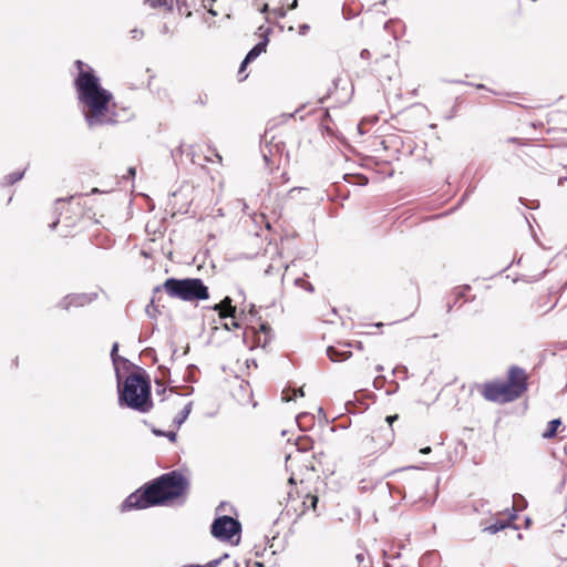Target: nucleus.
Returning a JSON list of instances; mask_svg holds the SVG:
<instances>
[{"label": "nucleus", "instance_id": "nucleus-38", "mask_svg": "<svg viewBox=\"0 0 567 567\" xmlns=\"http://www.w3.org/2000/svg\"><path fill=\"white\" fill-rule=\"evenodd\" d=\"M142 353H143V354H145V355H147V357H150V358H152V360H153V362H154V363H155V362H157V360H158V359H157L156 351H155V349H153V348H146V349H144V350H143V352H142Z\"/></svg>", "mask_w": 567, "mask_h": 567}, {"label": "nucleus", "instance_id": "nucleus-36", "mask_svg": "<svg viewBox=\"0 0 567 567\" xmlns=\"http://www.w3.org/2000/svg\"><path fill=\"white\" fill-rule=\"evenodd\" d=\"M297 396H299V398L305 396V392H303V389H302V388H300V389H298V390H295V394H293V396H287L286 391H284L282 400H284V401H291V400H295Z\"/></svg>", "mask_w": 567, "mask_h": 567}, {"label": "nucleus", "instance_id": "nucleus-9", "mask_svg": "<svg viewBox=\"0 0 567 567\" xmlns=\"http://www.w3.org/2000/svg\"><path fill=\"white\" fill-rule=\"evenodd\" d=\"M259 30H264L261 40L256 43L245 55L250 61H255L261 53L266 52L269 44V37L272 33V29L269 27L264 29V25H261Z\"/></svg>", "mask_w": 567, "mask_h": 567}, {"label": "nucleus", "instance_id": "nucleus-16", "mask_svg": "<svg viewBox=\"0 0 567 567\" xmlns=\"http://www.w3.org/2000/svg\"><path fill=\"white\" fill-rule=\"evenodd\" d=\"M296 447L299 452H308L313 449L315 441L308 435H299L296 439Z\"/></svg>", "mask_w": 567, "mask_h": 567}, {"label": "nucleus", "instance_id": "nucleus-27", "mask_svg": "<svg viewBox=\"0 0 567 567\" xmlns=\"http://www.w3.org/2000/svg\"><path fill=\"white\" fill-rule=\"evenodd\" d=\"M295 284H296V286L303 288L308 292H313L315 291L313 285L311 282H309V281H306L303 278H297L295 280Z\"/></svg>", "mask_w": 567, "mask_h": 567}, {"label": "nucleus", "instance_id": "nucleus-51", "mask_svg": "<svg viewBox=\"0 0 567 567\" xmlns=\"http://www.w3.org/2000/svg\"><path fill=\"white\" fill-rule=\"evenodd\" d=\"M161 34H168L171 32V29L167 23H164L159 29Z\"/></svg>", "mask_w": 567, "mask_h": 567}, {"label": "nucleus", "instance_id": "nucleus-3", "mask_svg": "<svg viewBox=\"0 0 567 567\" xmlns=\"http://www.w3.org/2000/svg\"><path fill=\"white\" fill-rule=\"evenodd\" d=\"M124 380L116 369L117 401L121 408H127L140 413L150 412L153 406L152 382L147 371L138 365Z\"/></svg>", "mask_w": 567, "mask_h": 567}, {"label": "nucleus", "instance_id": "nucleus-64", "mask_svg": "<svg viewBox=\"0 0 567 567\" xmlns=\"http://www.w3.org/2000/svg\"><path fill=\"white\" fill-rule=\"evenodd\" d=\"M567 181V177L566 176H563V177H559L558 178V185L561 186L564 185V183Z\"/></svg>", "mask_w": 567, "mask_h": 567}, {"label": "nucleus", "instance_id": "nucleus-49", "mask_svg": "<svg viewBox=\"0 0 567 567\" xmlns=\"http://www.w3.org/2000/svg\"><path fill=\"white\" fill-rule=\"evenodd\" d=\"M370 56H371V53H370V51H369L368 49H362V50H361V52H360V58H361V59L367 60V59H369Z\"/></svg>", "mask_w": 567, "mask_h": 567}, {"label": "nucleus", "instance_id": "nucleus-26", "mask_svg": "<svg viewBox=\"0 0 567 567\" xmlns=\"http://www.w3.org/2000/svg\"><path fill=\"white\" fill-rule=\"evenodd\" d=\"M302 420H309L312 421L313 416H311L310 413L302 412L296 416V422L301 431H306L308 427L303 425Z\"/></svg>", "mask_w": 567, "mask_h": 567}, {"label": "nucleus", "instance_id": "nucleus-30", "mask_svg": "<svg viewBox=\"0 0 567 567\" xmlns=\"http://www.w3.org/2000/svg\"><path fill=\"white\" fill-rule=\"evenodd\" d=\"M157 370L159 372L158 378L162 379L163 382H164V380H166V379L168 380L171 378V370L168 367L161 364V365H158Z\"/></svg>", "mask_w": 567, "mask_h": 567}, {"label": "nucleus", "instance_id": "nucleus-24", "mask_svg": "<svg viewBox=\"0 0 567 567\" xmlns=\"http://www.w3.org/2000/svg\"><path fill=\"white\" fill-rule=\"evenodd\" d=\"M341 82H342V80L340 78H336L332 81V86L328 89L327 94L319 100V103L323 104L326 102V100L329 99L333 94L334 91L337 92L339 90V85Z\"/></svg>", "mask_w": 567, "mask_h": 567}, {"label": "nucleus", "instance_id": "nucleus-17", "mask_svg": "<svg viewBox=\"0 0 567 567\" xmlns=\"http://www.w3.org/2000/svg\"><path fill=\"white\" fill-rule=\"evenodd\" d=\"M192 409H193V402L190 401L177 413V415L173 420V424L177 427H181L185 423V421L188 419V416L192 412Z\"/></svg>", "mask_w": 567, "mask_h": 567}, {"label": "nucleus", "instance_id": "nucleus-37", "mask_svg": "<svg viewBox=\"0 0 567 567\" xmlns=\"http://www.w3.org/2000/svg\"><path fill=\"white\" fill-rule=\"evenodd\" d=\"M131 38L134 40H141L144 37V30L134 28L130 31Z\"/></svg>", "mask_w": 567, "mask_h": 567}, {"label": "nucleus", "instance_id": "nucleus-19", "mask_svg": "<svg viewBox=\"0 0 567 567\" xmlns=\"http://www.w3.org/2000/svg\"><path fill=\"white\" fill-rule=\"evenodd\" d=\"M343 178L347 183L359 186H365L369 184V178L364 174H346Z\"/></svg>", "mask_w": 567, "mask_h": 567}, {"label": "nucleus", "instance_id": "nucleus-18", "mask_svg": "<svg viewBox=\"0 0 567 567\" xmlns=\"http://www.w3.org/2000/svg\"><path fill=\"white\" fill-rule=\"evenodd\" d=\"M23 176H24V171L12 172L2 178V182L0 183V185L1 186H11V185L18 183L19 181H21L23 178Z\"/></svg>", "mask_w": 567, "mask_h": 567}, {"label": "nucleus", "instance_id": "nucleus-8", "mask_svg": "<svg viewBox=\"0 0 567 567\" xmlns=\"http://www.w3.org/2000/svg\"><path fill=\"white\" fill-rule=\"evenodd\" d=\"M97 298L96 292L91 293H69L65 297L62 298V300L59 302V307L69 310L71 307H83L85 305L91 303Z\"/></svg>", "mask_w": 567, "mask_h": 567}, {"label": "nucleus", "instance_id": "nucleus-44", "mask_svg": "<svg viewBox=\"0 0 567 567\" xmlns=\"http://www.w3.org/2000/svg\"><path fill=\"white\" fill-rule=\"evenodd\" d=\"M251 62L252 61H250L248 58L245 56L239 65L238 74L240 75L246 70L247 65Z\"/></svg>", "mask_w": 567, "mask_h": 567}, {"label": "nucleus", "instance_id": "nucleus-29", "mask_svg": "<svg viewBox=\"0 0 567 567\" xmlns=\"http://www.w3.org/2000/svg\"><path fill=\"white\" fill-rule=\"evenodd\" d=\"M513 501L517 505L518 509H523V508H525L527 506V501L520 494H514L513 495Z\"/></svg>", "mask_w": 567, "mask_h": 567}, {"label": "nucleus", "instance_id": "nucleus-62", "mask_svg": "<svg viewBox=\"0 0 567 567\" xmlns=\"http://www.w3.org/2000/svg\"><path fill=\"white\" fill-rule=\"evenodd\" d=\"M249 313H250L251 316H255V315L257 313V310H256V306H255V305H251V306H250Z\"/></svg>", "mask_w": 567, "mask_h": 567}, {"label": "nucleus", "instance_id": "nucleus-23", "mask_svg": "<svg viewBox=\"0 0 567 567\" xmlns=\"http://www.w3.org/2000/svg\"><path fill=\"white\" fill-rule=\"evenodd\" d=\"M318 503H319V497L313 494H307V496L303 501V505L308 509H312L313 512H317Z\"/></svg>", "mask_w": 567, "mask_h": 567}, {"label": "nucleus", "instance_id": "nucleus-13", "mask_svg": "<svg viewBox=\"0 0 567 567\" xmlns=\"http://www.w3.org/2000/svg\"><path fill=\"white\" fill-rule=\"evenodd\" d=\"M118 348H120V344L118 342H114L112 344V348H111V352H110V355H111V360L115 367V370L118 369L117 368V364L121 362L123 363L126 368H133L135 367V364H133L128 359L122 357L118 354Z\"/></svg>", "mask_w": 567, "mask_h": 567}, {"label": "nucleus", "instance_id": "nucleus-53", "mask_svg": "<svg viewBox=\"0 0 567 567\" xmlns=\"http://www.w3.org/2000/svg\"><path fill=\"white\" fill-rule=\"evenodd\" d=\"M298 4H299V1L298 0H292L289 4H288V10H295L298 8Z\"/></svg>", "mask_w": 567, "mask_h": 567}, {"label": "nucleus", "instance_id": "nucleus-32", "mask_svg": "<svg viewBox=\"0 0 567 567\" xmlns=\"http://www.w3.org/2000/svg\"><path fill=\"white\" fill-rule=\"evenodd\" d=\"M468 290H471L470 285H464V286L457 287L454 291L455 299L458 300L460 298H463L465 296V292Z\"/></svg>", "mask_w": 567, "mask_h": 567}, {"label": "nucleus", "instance_id": "nucleus-21", "mask_svg": "<svg viewBox=\"0 0 567 567\" xmlns=\"http://www.w3.org/2000/svg\"><path fill=\"white\" fill-rule=\"evenodd\" d=\"M145 3L154 9L165 8L169 12L173 11V0H145Z\"/></svg>", "mask_w": 567, "mask_h": 567}, {"label": "nucleus", "instance_id": "nucleus-6", "mask_svg": "<svg viewBox=\"0 0 567 567\" xmlns=\"http://www.w3.org/2000/svg\"><path fill=\"white\" fill-rule=\"evenodd\" d=\"M503 382L507 391V398L515 401L527 390V373L523 368L512 365L507 372V380Z\"/></svg>", "mask_w": 567, "mask_h": 567}, {"label": "nucleus", "instance_id": "nucleus-55", "mask_svg": "<svg viewBox=\"0 0 567 567\" xmlns=\"http://www.w3.org/2000/svg\"><path fill=\"white\" fill-rule=\"evenodd\" d=\"M227 505H228V503H226V502H221V503L217 506L216 512H217V513H219V512H221V511H225V507H226Z\"/></svg>", "mask_w": 567, "mask_h": 567}, {"label": "nucleus", "instance_id": "nucleus-34", "mask_svg": "<svg viewBox=\"0 0 567 567\" xmlns=\"http://www.w3.org/2000/svg\"><path fill=\"white\" fill-rule=\"evenodd\" d=\"M474 190H475V186H468V187L465 189V192H464V194L462 195V197L460 198L458 204H457V207H458V206H461V205H463V203H464L465 200H467V198H468V197L474 193Z\"/></svg>", "mask_w": 567, "mask_h": 567}, {"label": "nucleus", "instance_id": "nucleus-43", "mask_svg": "<svg viewBox=\"0 0 567 567\" xmlns=\"http://www.w3.org/2000/svg\"><path fill=\"white\" fill-rule=\"evenodd\" d=\"M164 436L172 443H175L177 440V433L175 431H165Z\"/></svg>", "mask_w": 567, "mask_h": 567}, {"label": "nucleus", "instance_id": "nucleus-61", "mask_svg": "<svg viewBox=\"0 0 567 567\" xmlns=\"http://www.w3.org/2000/svg\"><path fill=\"white\" fill-rule=\"evenodd\" d=\"M182 153H183L182 146H178L175 151L172 152V156H175V154L182 155Z\"/></svg>", "mask_w": 567, "mask_h": 567}, {"label": "nucleus", "instance_id": "nucleus-45", "mask_svg": "<svg viewBox=\"0 0 567 567\" xmlns=\"http://www.w3.org/2000/svg\"><path fill=\"white\" fill-rule=\"evenodd\" d=\"M272 12H274V13L276 14V17H278V18H285V17H286V14H287V10H286V9H284L282 7L274 9V11H272Z\"/></svg>", "mask_w": 567, "mask_h": 567}, {"label": "nucleus", "instance_id": "nucleus-22", "mask_svg": "<svg viewBox=\"0 0 567 567\" xmlns=\"http://www.w3.org/2000/svg\"><path fill=\"white\" fill-rule=\"evenodd\" d=\"M74 65L78 70V74L75 76H80L82 74H89V73H92L93 75H97L96 72L94 71V69L92 66H90L89 64L84 63L82 60H76L74 62Z\"/></svg>", "mask_w": 567, "mask_h": 567}, {"label": "nucleus", "instance_id": "nucleus-59", "mask_svg": "<svg viewBox=\"0 0 567 567\" xmlns=\"http://www.w3.org/2000/svg\"><path fill=\"white\" fill-rule=\"evenodd\" d=\"M456 302H457V300H456V299H455V301H454L453 303L449 302V303H447V309H446V311H447V312H451V311H452V309L454 308V306L456 305Z\"/></svg>", "mask_w": 567, "mask_h": 567}, {"label": "nucleus", "instance_id": "nucleus-60", "mask_svg": "<svg viewBox=\"0 0 567 567\" xmlns=\"http://www.w3.org/2000/svg\"><path fill=\"white\" fill-rule=\"evenodd\" d=\"M420 452H421L422 454H427V453H430V452H431V447H430V446L422 447V449L420 450Z\"/></svg>", "mask_w": 567, "mask_h": 567}, {"label": "nucleus", "instance_id": "nucleus-25", "mask_svg": "<svg viewBox=\"0 0 567 567\" xmlns=\"http://www.w3.org/2000/svg\"><path fill=\"white\" fill-rule=\"evenodd\" d=\"M145 312L152 319H155L157 313H159L157 306H155L154 297L151 299L150 303L146 306Z\"/></svg>", "mask_w": 567, "mask_h": 567}, {"label": "nucleus", "instance_id": "nucleus-4", "mask_svg": "<svg viewBox=\"0 0 567 567\" xmlns=\"http://www.w3.org/2000/svg\"><path fill=\"white\" fill-rule=\"evenodd\" d=\"M164 290L168 297L186 302H199L209 299V289L200 278L168 277L162 286H156L153 293Z\"/></svg>", "mask_w": 567, "mask_h": 567}, {"label": "nucleus", "instance_id": "nucleus-10", "mask_svg": "<svg viewBox=\"0 0 567 567\" xmlns=\"http://www.w3.org/2000/svg\"><path fill=\"white\" fill-rule=\"evenodd\" d=\"M517 518V511L515 508H512V512L507 519L499 520L497 519L495 523L491 524L489 526L485 527L483 532H487L489 534H496L501 530H504L505 528H513L517 529V526L515 525V520Z\"/></svg>", "mask_w": 567, "mask_h": 567}, {"label": "nucleus", "instance_id": "nucleus-14", "mask_svg": "<svg viewBox=\"0 0 567 567\" xmlns=\"http://www.w3.org/2000/svg\"><path fill=\"white\" fill-rule=\"evenodd\" d=\"M231 298L227 296L219 303L215 305L213 309L219 313V317L226 313H228V316H233L236 313L237 309L231 305Z\"/></svg>", "mask_w": 567, "mask_h": 567}, {"label": "nucleus", "instance_id": "nucleus-33", "mask_svg": "<svg viewBox=\"0 0 567 567\" xmlns=\"http://www.w3.org/2000/svg\"><path fill=\"white\" fill-rule=\"evenodd\" d=\"M216 0H202V6L207 9L208 13L212 14L213 17H216L217 16V11H215L213 9V3L215 2Z\"/></svg>", "mask_w": 567, "mask_h": 567}, {"label": "nucleus", "instance_id": "nucleus-2", "mask_svg": "<svg viewBox=\"0 0 567 567\" xmlns=\"http://www.w3.org/2000/svg\"><path fill=\"white\" fill-rule=\"evenodd\" d=\"M79 105L89 127L115 124L118 122L112 109L114 96L102 86L99 75L92 73L75 76L73 80Z\"/></svg>", "mask_w": 567, "mask_h": 567}, {"label": "nucleus", "instance_id": "nucleus-39", "mask_svg": "<svg viewBox=\"0 0 567 567\" xmlns=\"http://www.w3.org/2000/svg\"><path fill=\"white\" fill-rule=\"evenodd\" d=\"M221 319H228L230 318L231 319V327L233 328H236V329H239L240 328V323L239 321L236 319V313H234L233 316H228V313L226 315H221L220 317Z\"/></svg>", "mask_w": 567, "mask_h": 567}, {"label": "nucleus", "instance_id": "nucleus-52", "mask_svg": "<svg viewBox=\"0 0 567 567\" xmlns=\"http://www.w3.org/2000/svg\"><path fill=\"white\" fill-rule=\"evenodd\" d=\"M455 113H456V105L452 109V111H450V114L444 116V118L446 121H450V120H452L455 116Z\"/></svg>", "mask_w": 567, "mask_h": 567}, {"label": "nucleus", "instance_id": "nucleus-11", "mask_svg": "<svg viewBox=\"0 0 567 567\" xmlns=\"http://www.w3.org/2000/svg\"><path fill=\"white\" fill-rule=\"evenodd\" d=\"M272 338L274 336L270 324L268 322H261L259 324V331L254 333V344L266 349Z\"/></svg>", "mask_w": 567, "mask_h": 567}, {"label": "nucleus", "instance_id": "nucleus-40", "mask_svg": "<svg viewBox=\"0 0 567 567\" xmlns=\"http://www.w3.org/2000/svg\"><path fill=\"white\" fill-rule=\"evenodd\" d=\"M385 381H386V380H385V377H383V375H378V377H375V378H374V380H373V386H374L375 389H381V388L384 385Z\"/></svg>", "mask_w": 567, "mask_h": 567}, {"label": "nucleus", "instance_id": "nucleus-7", "mask_svg": "<svg viewBox=\"0 0 567 567\" xmlns=\"http://www.w3.org/2000/svg\"><path fill=\"white\" fill-rule=\"evenodd\" d=\"M482 395L486 401L508 403L513 402L507 398V391L503 381H491L484 384Z\"/></svg>", "mask_w": 567, "mask_h": 567}, {"label": "nucleus", "instance_id": "nucleus-58", "mask_svg": "<svg viewBox=\"0 0 567 567\" xmlns=\"http://www.w3.org/2000/svg\"><path fill=\"white\" fill-rule=\"evenodd\" d=\"M268 11H269V6H268V3H264V6H262V7H261V9H260V12H261V13H267Z\"/></svg>", "mask_w": 567, "mask_h": 567}, {"label": "nucleus", "instance_id": "nucleus-28", "mask_svg": "<svg viewBox=\"0 0 567 567\" xmlns=\"http://www.w3.org/2000/svg\"><path fill=\"white\" fill-rule=\"evenodd\" d=\"M399 419V415L398 414H392V415H388L385 417V422L388 423V427L385 429V431L389 432L390 436H391V440L393 439L394 436V432H393V429H392V425L393 423Z\"/></svg>", "mask_w": 567, "mask_h": 567}, {"label": "nucleus", "instance_id": "nucleus-56", "mask_svg": "<svg viewBox=\"0 0 567 567\" xmlns=\"http://www.w3.org/2000/svg\"><path fill=\"white\" fill-rule=\"evenodd\" d=\"M135 174H136V168H135V167H128V169H127V175H128L130 177H134V176H135Z\"/></svg>", "mask_w": 567, "mask_h": 567}, {"label": "nucleus", "instance_id": "nucleus-50", "mask_svg": "<svg viewBox=\"0 0 567 567\" xmlns=\"http://www.w3.org/2000/svg\"><path fill=\"white\" fill-rule=\"evenodd\" d=\"M171 348H172V355H171V360L174 361L175 358H176V354H177V348L175 347V343L173 341H171Z\"/></svg>", "mask_w": 567, "mask_h": 567}, {"label": "nucleus", "instance_id": "nucleus-5", "mask_svg": "<svg viewBox=\"0 0 567 567\" xmlns=\"http://www.w3.org/2000/svg\"><path fill=\"white\" fill-rule=\"evenodd\" d=\"M241 529V523L229 515H217L210 525V534L214 538L231 542L237 536L236 545L239 544Z\"/></svg>", "mask_w": 567, "mask_h": 567}, {"label": "nucleus", "instance_id": "nucleus-15", "mask_svg": "<svg viewBox=\"0 0 567 567\" xmlns=\"http://www.w3.org/2000/svg\"><path fill=\"white\" fill-rule=\"evenodd\" d=\"M563 422L560 419H553L547 423V426L545 431L542 434L543 439L550 440L554 439L557 433L558 429L561 426Z\"/></svg>", "mask_w": 567, "mask_h": 567}, {"label": "nucleus", "instance_id": "nucleus-20", "mask_svg": "<svg viewBox=\"0 0 567 567\" xmlns=\"http://www.w3.org/2000/svg\"><path fill=\"white\" fill-rule=\"evenodd\" d=\"M196 0H176L177 10L181 14H185V17H190L192 12L188 10L190 7L195 6Z\"/></svg>", "mask_w": 567, "mask_h": 567}, {"label": "nucleus", "instance_id": "nucleus-12", "mask_svg": "<svg viewBox=\"0 0 567 567\" xmlns=\"http://www.w3.org/2000/svg\"><path fill=\"white\" fill-rule=\"evenodd\" d=\"M326 352H327V357L332 362H343L352 355V352L350 350H340L339 348H337L334 346H329L327 348Z\"/></svg>", "mask_w": 567, "mask_h": 567}, {"label": "nucleus", "instance_id": "nucleus-54", "mask_svg": "<svg viewBox=\"0 0 567 567\" xmlns=\"http://www.w3.org/2000/svg\"><path fill=\"white\" fill-rule=\"evenodd\" d=\"M355 559L359 564L363 563L365 559V555L363 553H359L355 555Z\"/></svg>", "mask_w": 567, "mask_h": 567}, {"label": "nucleus", "instance_id": "nucleus-46", "mask_svg": "<svg viewBox=\"0 0 567 567\" xmlns=\"http://www.w3.org/2000/svg\"><path fill=\"white\" fill-rule=\"evenodd\" d=\"M309 30H310V25L307 23H302L299 25V34L300 35H306Z\"/></svg>", "mask_w": 567, "mask_h": 567}, {"label": "nucleus", "instance_id": "nucleus-42", "mask_svg": "<svg viewBox=\"0 0 567 567\" xmlns=\"http://www.w3.org/2000/svg\"><path fill=\"white\" fill-rule=\"evenodd\" d=\"M342 13H343V17H344L346 20L353 19L357 16L355 12H353L352 10L347 9L346 6H343V8H342Z\"/></svg>", "mask_w": 567, "mask_h": 567}, {"label": "nucleus", "instance_id": "nucleus-1", "mask_svg": "<svg viewBox=\"0 0 567 567\" xmlns=\"http://www.w3.org/2000/svg\"><path fill=\"white\" fill-rule=\"evenodd\" d=\"M189 480L179 471L173 470L143 484L121 504L122 512L168 506L176 501L185 502L189 491Z\"/></svg>", "mask_w": 567, "mask_h": 567}, {"label": "nucleus", "instance_id": "nucleus-57", "mask_svg": "<svg viewBox=\"0 0 567 567\" xmlns=\"http://www.w3.org/2000/svg\"><path fill=\"white\" fill-rule=\"evenodd\" d=\"M59 225V219L53 220L51 224H49V228L51 230H54Z\"/></svg>", "mask_w": 567, "mask_h": 567}, {"label": "nucleus", "instance_id": "nucleus-48", "mask_svg": "<svg viewBox=\"0 0 567 567\" xmlns=\"http://www.w3.org/2000/svg\"><path fill=\"white\" fill-rule=\"evenodd\" d=\"M352 94H353V87L351 89V92L349 94H347L346 96L338 97V102L341 103V104L347 103L351 99Z\"/></svg>", "mask_w": 567, "mask_h": 567}, {"label": "nucleus", "instance_id": "nucleus-41", "mask_svg": "<svg viewBox=\"0 0 567 567\" xmlns=\"http://www.w3.org/2000/svg\"><path fill=\"white\" fill-rule=\"evenodd\" d=\"M208 102V95L206 93L199 94L197 99L194 101L195 104H198L200 106H205Z\"/></svg>", "mask_w": 567, "mask_h": 567}, {"label": "nucleus", "instance_id": "nucleus-35", "mask_svg": "<svg viewBox=\"0 0 567 567\" xmlns=\"http://www.w3.org/2000/svg\"><path fill=\"white\" fill-rule=\"evenodd\" d=\"M519 203L525 205L528 209H537L539 207L538 200L527 202L524 197H519Z\"/></svg>", "mask_w": 567, "mask_h": 567}, {"label": "nucleus", "instance_id": "nucleus-47", "mask_svg": "<svg viewBox=\"0 0 567 567\" xmlns=\"http://www.w3.org/2000/svg\"><path fill=\"white\" fill-rule=\"evenodd\" d=\"M151 431H152V433H153L155 436H159V437L164 436V434H165V431H164V430L157 429V427H155V426H152V427H151Z\"/></svg>", "mask_w": 567, "mask_h": 567}, {"label": "nucleus", "instance_id": "nucleus-31", "mask_svg": "<svg viewBox=\"0 0 567 567\" xmlns=\"http://www.w3.org/2000/svg\"><path fill=\"white\" fill-rule=\"evenodd\" d=\"M154 382L156 384V393L158 395H164L167 390L165 383L159 378H155Z\"/></svg>", "mask_w": 567, "mask_h": 567}, {"label": "nucleus", "instance_id": "nucleus-63", "mask_svg": "<svg viewBox=\"0 0 567 567\" xmlns=\"http://www.w3.org/2000/svg\"><path fill=\"white\" fill-rule=\"evenodd\" d=\"M374 441V436L373 435H365L363 442H373Z\"/></svg>", "mask_w": 567, "mask_h": 567}]
</instances>
